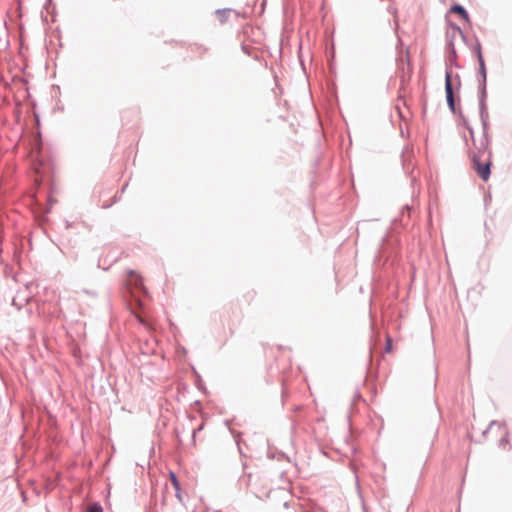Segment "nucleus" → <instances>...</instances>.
I'll list each match as a JSON object with an SVG mask.
<instances>
[{"label": "nucleus", "mask_w": 512, "mask_h": 512, "mask_svg": "<svg viewBox=\"0 0 512 512\" xmlns=\"http://www.w3.org/2000/svg\"><path fill=\"white\" fill-rule=\"evenodd\" d=\"M473 169L478 176L484 181H488L490 177V168L492 165L490 154L475 155L472 157Z\"/></svg>", "instance_id": "f257e3e1"}, {"label": "nucleus", "mask_w": 512, "mask_h": 512, "mask_svg": "<svg viewBox=\"0 0 512 512\" xmlns=\"http://www.w3.org/2000/svg\"><path fill=\"white\" fill-rule=\"evenodd\" d=\"M472 140L471 157L475 155L490 154L488 150L489 141L485 134L474 137L473 132L470 133Z\"/></svg>", "instance_id": "f03ea898"}, {"label": "nucleus", "mask_w": 512, "mask_h": 512, "mask_svg": "<svg viewBox=\"0 0 512 512\" xmlns=\"http://www.w3.org/2000/svg\"><path fill=\"white\" fill-rule=\"evenodd\" d=\"M445 91H446V98L447 103L452 111L455 110V104H454V97H453V90H452V84H451V75L450 73H446L445 77Z\"/></svg>", "instance_id": "7ed1b4c3"}, {"label": "nucleus", "mask_w": 512, "mask_h": 512, "mask_svg": "<svg viewBox=\"0 0 512 512\" xmlns=\"http://www.w3.org/2000/svg\"><path fill=\"white\" fill-rule=\"evenodd\" d=\"M169 476H170V481L176 491V497L178 498V500L180 502H182L183 499H182V495H181L180 483H179L174 472H170Z\"/></svg>", "instance_id": "20e7f679"}, {"label": "nucleus", "mask_w": 512, "mask_h": 512, "mask_svg": "<svg viewBox=\"0 0 512 512\" xmlns=\"http://www.w3.org/2000/svg\"><path fill=\"white\" fill-rule=\"evenodd\" d=\"M450 11L454 14H458L459 16H461L462 19H464L466 22L470 21L468 13L461 5L456 4V5L452 6Z\"/></svg>", "instance_id": "39448f33"}, {"label": "nucleus", "mask_w": 512, "mask_h": 512, "mask_svg": "<svg viewBox=\"0 0 512 512\" xmlns=\"http://www.w3.org/2000/svg\"><path fill=\"white\" fill-rule=\"evenodd\" d=\"M393 350V346H392V339L391 337L388 335L386 337V346H385V352L386 353H391Z\"/></svg>", "instance_id": "423d86ee"}, {"label": "nucleus", "mask_w": 512, "mask_h": 512, "mask_svg": "<svg viewBox=\"0 0 512 512\" xmlns=\"http://www.w3.org/2000/svg\"><path fill=\"white\" fill-rule=\"evenodd\" d=\"M129 281L133 282L135 285H139L140 284V277L138 275L132 273L131 276H130Z\"/></svg>", "instance_id": "0eeeda50"}, {"label": "nucleus", "mask_w": 512, "mask_h": 512, "mask_svg": "<svg viewBox=\"0 0 512 512\" xmlns=\"http://www.w3.org/2000/svg\"><path fill=\"white\" fill-rule=\"evenodd\" d=\"M88 512H102V508L99 505H92L89 507Z\"/></svg>", "instance_id": "6e6552de"}, {"label": "nucleus", "mask_w": 512, "mask_h": 512, "mask_svg": "<svg viewBox=\"0 0 512 512\" xmlns=\"http://www.w3.org/2000/svg\"><path fill=\"white\" fill-rule=\"evenodd\" d=\"M137 318L140 321V323H142L145 327L149 328V324L146 322V320L141 315H137Z\"/></svg>", "instance_id": "1a4fd4ad"}, {"label": "nucleus", "mask_w": 512, "mask_h": 512, "mask_svg": "<svg viewBox=\"0 0 512 512\" xmlns=\"http://www.w3.org/2000/svg\"><path fill=\"white\" fill-rule=\"evenodd\" d=\"M479 62H480L481 68L484 70V60H483L482 55L480 53H479Z\"/></svg>", "instance_id": "9d476101"}, {"label": "nucleus", "mask_w": 512, "mask_h": 512, "mask_svg": "<svg viewBox=\"0 0 512 512\" xmlns=\"http://www.w3.org/2000/svg\"><path fill=\"white\" fill-rule=\"evenodd\" d=\"M501 442L505 443V444H508V441L507 439H502Z\"/></svg>", "instance_id": "9b49d317"}]
</instances>
